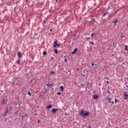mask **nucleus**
Wrapping results in <instances>:
<instances>
[{
  "instance_id": "obj_41",
  "label": "nucleus",
  "mask_w": 128,
  "mask_h": 128,
  "mask_svg": "<svg viewBox=\"0 0 128 128\" xmlns=\"http://www.w3.org/2000/svg\"><path fill=\"white\" fill-rule=\"evenodd\" d=\"M10 110H12V107L10 108Z\"/></svg>"
},
{
  "instance_id": "obj_36",
  "label": "nucleus",
  "mask_w": 128,
  "mask_h": 128,
  "mask_svg": "<svg viewBox=\"0 0 128 128\" xmlns=\"http://www.w3.org/2000/svg\"><path fill=\"white\" fill-rule=\"evenodd\" d=\"M44 24H43L44 25L45 24H46V20H44Z\"/></svg>"
},
{
  "instance_id": "obj_30",
  "label": "nucleus",
  "mask_w": 128,
  "mask_h": 128,
  "mask_svg": "<svg viewBox=\"0 0 128 128\" xmlns=\"http://www.w3.org/2000/svg\"><path fill=\"white\" fill-rule=\"evenodd\" d=\"M118 102V99H116V100H115V102H116H116Z\"/></svg>"
},
{
  "instance_id": "obj_25",
  "label": "nucleus",
  "mask_w": 128,
  "mask_h": 128,
  "mask_svg": "<svg viewBox=\"0 0 128 128\" xmlns=\"http://www.w3.org/2000/svg\"><path fill=\"white\" fill-rule=\"evenodd\" d=\"M7 112H6L2 116H6V114H7Z\"/></svg>"
},
{
  "instance_id": "obj_2",
  "label": "nucleus",
  "mask_w": 128,
  "mask_h": 128,
  "mask_svg": "<svg viewBox=\"0 0 128 128\" xmlns=\"http://www.w3.org/2000/svg\"><path fill=\"white\" fill-rule=\"evenodd\" d=\"M90 22L92 24H98V22H96V20L94 18H92L91 21H90Z\"/></svg>"
},
{
  "instance_id": "obj_22",
  "label": "nucleus",
  "mask_w": 128,
  "mask_h": 128,
  "mask_svg": "<svg viewBox=\"0 0 128 128\" xmlns=\"http://www.w3.org/2000/svg\"><path fill=\"white\" fill-rule=\"evenodd\" d=\"M128 46H126V45L125 46V50H128Z\"/></svg>"
},
{
  "instance_id": "obj_26",
  "label": "nucleus",
  "mask_w": 128,
  "mask_h": 128,
  "mask_svg": "<svg viewBox=\"0 0 128 128\" xmlns=\"http://www.w3.org/2000/svg\"><path fill=\"white\" fill-rule=\"evenodd\" d=\"M57 94H58V96H60V94H62V93H60V92H57Z\"/></svg>"
},
{
  "instance_id": "obj_43",
  "label": "nucleus",
  "mask_w": 128,
  "mask_h": 128,
  "mask_svg": "<svg viewBox=\"0 0 128 128\" xmlns=\"http://www.w3.org/2000/svg\"><path fill=\"white\" fill-rule=\"evenodd\" d=\"M50 32H52V29H50Z\"/></svg>"
},
{
  "instance_id": "obj_16",
  "label": "nucleus",
  "mask_w": 128,
  "mask_h": 128,
  "mask_svg": "<svg viewBox=\"0 0 128 128\" xmlns=\"http://www.w3.org/2000/svg\"><path fill=\"white\" fill-rule=\"evenodd\" d=\"M108 14V12H105L103 13V16H106V14Z\"/></svg>"
},
{
  "instance_id": "obj_1",
  "label": "nucleus",
  "mask_w": 128,
  "mask_h": 128,
  "mask_svg": "<svg viewBox=\"0 0 128 128\" xmlns=\"http://www.w3.org/2000/svg\"><path fill=\"white\" fill-rule=\"evenodd\" d=\"M80 116H90V112H84V110H82L80 114Z\"/></svg>"
},
{
  "instance_id": "obj_4",
  "label": "nucleus",
  "mask_w": 128,
  "mask_h": 128,
  "mask_svg": "<svg viewBox=\"0 0 128 128\" xmlns=\"http://www.w3.org/2000/svg\"><path fill=\"white\" fill-rule=\"evenodd\" d=\"M7 102H8V100H6L4 98H3L1 104H2V106H4V104H6Z\"/></svg>"
},
{
  "instance_id": "obj_42",
  "label": "nucleus",
  "mask_w": 128,
  "mask_h": 128,
  "mask_svg": "<svg viewBox=\"0 0 128 128\" xmlns=\"http://www.w3.org/2000/svg\"><path fill=\"white\" fill-rule=\"evenodd\" d=\"M6 120H8V118H5V122H6Z\"/></svg>"
},
{
  "instance_id": "obj_45",
  "label": "nucleus",
  "mask_w": 128,
  "mask_h": 128,
  "mask_svg": "<svg viewBox=\"0 0 128 128\" xmlns=\"http://www.w3.org/2000/svg\"><path fill=\"white\" fill-rule=\"evenodd\" d=\"M80 86H84V84H81Z\"/></svg>"
},
{
  "instance_id": "obj_33",
  "label": "nucleus",
  "mask_w": 128,
  "mask_h": 128,
  "mask_svg": "<svg viewBox=\"0 0 128 128\" xmlns=\"http://www.w3.org/2000/svg\"><path fill=\"white\" fill-rule=\"evenodd\" d=\"M60 44H58V43L56 44V46H60Z\"/></svg>"
},
{
  "instance_id": "obj_52",
  "label": "nucleus",
  "mask_w": 128,
  "mask_h": 128,
  "mask_svg": "<svg viewBox=\"0 0 128 128\" xmlns=\"http://www.w3.org/2000/svg\"><path fill=\"white\" fill-rule=\"evenodd\" d=\"M88 88H90L88 87Z\"/></svg>"
},
{
  "instance_id": "obj_9",
  "label": "nucleus",
  "mask_w": 128,
  "mask_h": 128,
  "mask_svg": "<svg viewBox=\"0 0 128 128\" xmlns=\"http://www.w3.org/2000/svg\"><path fill=\"white\" fill-rule=\"evenodd\" d=\"M45 86H50V88H52V86H54V84H45Z\"/></svg>"
},
{
  "instance_id": "obj_11",
  "label": "nucleus",
  "mask_w": 128,
  "mask_h": 128,
  "mask_svg": "<svg viewBox=\"0 0 128 128\" xmlns=\"http://www.w3.org/2000/svg\"><path fill=\"white\" fill-rule=\"evenodd\" d=\"M18 58H22V52H18Z\"/></svg>"
},
{
  "instance_id": "obj_3",
  "label": "nucleus",
  "mask_w": 128,
  "mask_h": 128,
  "mask_svg": "<svg viewBox=\"0 0 128 128\" xmlns=\"http://www.w3.org/2000/svg\"><path fill=\"white\" fill-rule=\"evenodd\" d=\"M62 110L61 108L58 109V108H53L52 110V112L53 114H56V112H58V110Z\"/></svg>"
},
{
  "instance_id": "obj_18",
  "label": "nucleus",
  "mask_w": 128,
  "mask_h": 128,
  "mask_svg": "<svg viewBox=\"0 0 128 128\" xmlns=\"http://www.w3.org/2000/svg\"><path fill=\"white\" fill-rule=\"evenodd\" d=\"M54 52L56 54H58V50L55 49Z\"/></svg>"
},
{
  "instance_id": "obj_28",
  "label": "nucleus",
  "mask_w": 128,
  "mask_h": 128,
  "mask_svg": "<svg viewBox=\"0 0 128 128\" xmlns=\"http://www.w3.org/2000/svg\"><path fill=\"white\" fill-rule=\"evenodd\" d=\"M8 108H6V112L8 114Z\"/></svg>"
},
{
  "instance_id": "obj_5",
  "label": "nucleus",
  "mask_w": 128,
  "mask_h": 128,
  "mask_svg": "<svg viewBox=\"0 0 128 128\" xmlns=\"http://www.w3.org/2000/svg\"><path fill=\"white\" fill-rule=\"evenodd\" d=\"M98 36V34L95 33V32H93L91 34V38H94V36Z\"/></svg>"
},
{
  "instance_id": "obj_35",
  "label": "nucleus",
  "mask_w": 128,
  "mask_h": 128,
  "mask_svg": "<svg viewBox=\"0 0 128 128\" xmlns=\"http://www.w3.org/2000/svg\"><path fill=\"white\" fill-rule=\"evenodd\" d=\"M86 40H90V38H86Z\"/></svg>"
},
{
  "instance_id": "obj_23",
  "label": "nucleus",
  "mask_w": 128,
  "mask_h": 128,
  "mask_svg": "<svg viewBox=\"0 0 128 128\" xmlns=\"http://www.w3.org/2000/svg\"><path fill=\"white\" fill-rule=\"evenodd\" d=\"M20 60H18L16 61V63L18 64H20Z\"/></svg>"
},
{
  "instance_id": "obj_15",
  "label": "nucleus",
  "mask_w": 128,
  "mask_h": 128,
  "mask_svg": "<svg viewBox=\"0 0 128 128\" xmlns=\"http://www.w3.org/2000/svg\"><path fill=\"white\" fill-rule=\"evenodd\" d=\"M54 44V48H56V44H58V41H55Z\"/></svg>"
},
{
  "instance_id": "obj_49",
  "label": "nucleus",
  "mask_w": 128,
  "mask_h": 128,
  "mask_svg": "<svg viewBox=\"0 0 128 128\" xmlns=\"http://www.w3.org/2000/svg\"><path fill=\"white\" fill-rule=\"evenodd\" d=\"M127 26H128V23L127 24Z\"/></svg>"
},
{
  "instance_id": "obj_34",
  "label": "nucleus",
  "mask_w": 128,
  "mask_h": 128,
  "mask_svg": "<svg viewBox=\"0 0 128 128\" xmlns=\"http://www.w3.org/2000/svg\"><path fill=\"white\" fill-rule=\"evenodd\" d=\"M28 116L27 114H25L24 116H22V118H24V116Z\"/></svg>"
},
{
  "instance_id": "obj_21",
  "label": "nucleus",
  "mask_w": 128,
  "mask_h": 128,
  "mask_svg": "<svg viewBox=\"0 0 128 128\" xmlns=\"http://www.w3.org/2000/svg\"><path fill=\"white\" fill-rule=\"evenodd\" d=\"M87 86L90 87V83L88 82V83H87Z\"/></svg>"
},
{
  "instance_id": "obj_27",
  "label": "nucleus",
  "mask_w": 128,
  "mask_h": 128,
  "mask_svg": "<svg viewBox=\"0 0 128 128\" xmlns=\"http://www.w3.org/2000/svg\"><path fill=\"white\" fill-rule=\"evenodd\" d=\"M64 62H68V59H66V58H64Z\"/></svg>"
},
{
  "instance_id": "obj_40",
  "label": "nucleus",
  "mask_w": 128,
  "mask_h": 128,
  "mask_svg": "<svg viewBox=\"0 0 128 128\" xmlns=\"http://www.w3.org/2000/svg\"><path fill=\"white\" fill-rule=\"evenodd\" d=\"M126 94V92H124V94Z\"/></svg>"
},
{
  "instance_id": "obj_48",
  "label": "nucleus",
  "mask_w": 128,
  "mask_h": 128,
  "mask_svg": "<svg viewBox=\"0 0 128 128\" xmlns=\"http://www.w3.org/2000/svg\"><path fill=\"white\" fill-rule=\"evenodd\" d=\"M113 46H114V43H113Z\"/></svg>"
},
{
  "instance_id": "obj_6",
  "label": "nucleus",
  "mask_w": 128,
  "mask_h": 128,
  "mask_svg": "<svg viewBox=\"0 0 128 128\" xmlns=\"http://www.w3.org/2000/svg\"><path fill=\"white\" fill-rule=\"evenodd\" d=\"M107 100H108L110 104H114V101H112L111 98H108Z\"/></svg>"
},
{
  "instance_id": "obj_17",
  "label": "nucleus",
  "mask_w": 128,
  "mask_h": 128,
  "mask_svg": "<svg viewBox=\"0 0 128 128\" xmlns=\"http://www.w3.org/2000/svg\"><path fill=\"white\" fill-rule=\"evenodd\" d=\"M89 44H92V46L94 45V42H90Z\"/></svg>"
},
{
  "instance_id": "obj_10",
  "label": "nucleus",
  "mask_w": 128,
  "mask_h": 128,
  "mask_svg": "<svg viewBox=\"0 0 128 128\" xmlns=\"http://www.w3.org/2000/svg\"><path fill=\"white\" fill-rule=\"evenodd\" d=\"M52 108V105L50 104V105H48V106L46 107V109L48 110H50V108Z\"/></svg>"
},
{
  "instance_id": "obj_51",
  "label": "nucleus",
  "mask_w": 128,
  "mask_h": 128,
  "mask_svg": "<svg viewBox=\"0 0 128 128\" xmlns=\"http://www.w3.org/2000/svg\"><path fill=\"white\" fill-rule=\"evenodd\" d=\"M123 64H124V63H123Z\"/></svg>"
},
{
  "instance_id": "obj_32",
  "label": "nucleus",
  "mask_w": 128,
  "mask_h": 128,
  "mask_svg": "<svg viewBox=\"0 0 128 128\" xmlns=\"http://www.w3.org/2000/svg\"><path fill=\"white\" fill-rule=\"evenodd\" d=\"M121 38H124V36H122V33H121Z\"/></svg>"
},
{
  "instance_id": "obj_29",
  "label": "nucleus",
  "mask_w": 128,
  "mask_h": 128,
  "mask_svg": "<svg viewBox=\"0 0 128 128\" xmlns=\"http://www.w3.org/2000/svg\"><path fill=\"white\" fill-rule=\"evenodd\" d=\"M54 74V71H52L50 72V74Z\"/></svg>"
},
{
  "instance_id": "obj_24",
  "label": "nucleus",
  "mask_w": 128,
  "mask_h": 128,
  "mask_svg": "<svg viewBox=\"0 0 128 128\" xmlns=\"http://www.w3.org/2000/svg\"><path fill=\"white\" fill-rule=\"evenodd\" d=\"M67 74H69V76L70 74V70H68V72H66Z\"/></svg>"
},
{
  "instance_id": "obj_38",
  "label": "nucleus",
  "mask_w": 128,
  "mask_h": 128,
  "mask_svg": "<svg viewBox=\"0 0 128 128\" xmlns=\"http://www.w3.org/2000/svg\"><path fill=\"white\" fill-rule=\"evenodd\" d=\"M12 86H14V82H13L12 83Z\"/></svg>"
},
{
  "instance_id": "obj_44",
  "label": "nucleus",
  "mask_w": 128,
  "mask_h": 128,
  "mask_svg": "<svg viewBox=\"0 0 128 128\" xmlns=\"http://www.w3.org/2000/svg\"><path fill=\"white\" fill-rule=\"evenodd\" d=\"M108 94H110V92H108Z\"/></svg>"
},
{
  "instance_id": "obj_13",
  "label": "nucleus",
  "mask_w": 128,
  "mask_h": 128,
  "mask_svg": "<svg viewBox=\"0 0 128 128\" xmlns=\"http://www.w3.org/2000/svg\"><path fill=\"white\" fill-rule=\"evenodd\" d=\"M118 19H116L114 20V21L112 22V24H116V22H118Z\"/></svg>"
},
{
  "instance_id": "obj_47",
  "label": "nucleus",
  "mask_w": 128,
  "mask_h": 128,
  "mask_svg": "<svg viewBox=\"0 0 128 128\" xmlns=\"http://www.w3.org/2000/svg\"><path fill=\"white\" fill-rule=\"evenodd\" d=\"M37 115H38V114H35V116H37Z\"/></svg>"
},
{
  "instance_id": "obj_8",
  "label": "nucleus",
  "mask_w": 128,
  "mask_h": 128,
  "mask_svg": "<svg viewBox=\"0 0 128 128\" xmlns=\"http://www.w3.org/2000/svg\"><path fill=\"white\" fill-rule=\"evenodd\" d=\"M124 100H128V94H123Z\"/></svg>"
},
{
  "instance_id": "obj_31",
  "label": "nucleus",
  "mask_w": 128,
  "mask_h": 128,
  "mask_svg": "<svg viewBox=\"0 0 128 128\" xmlns=\"http://www.w3.org/2000/svg\"><path fill=\"white\" fill-rule=\"evenodd\" d=\"M106 84H110V82H108V80L106 81Z\"/></svg>"
},
{
  "instance_id": "obj_39",
  "label": "nucleus",
  "mask_w": 128,
  "mask_h": 128,
  "mask_svg": "<svg viewBox=\"0 0 128 128\" xmlns=\"http://www.w3.org/2000/svg\"><path fill=\"white\" fill-rule=\"evenodd\" d=\"M92 66H94V64L92 63Z\"/></svg>"
},
{
  "instance_id": "obj_50",
  "label": "nucleus",
  "mask_w": 128,
  "mask_h": 128,
  "mask_svg": "<svg viewBox=\"0 0 128 128\" xmlns=\"http://www.w3.org/2000/svg\"><path fill=\"white\" fill-rule=\"evenodd\" d=\"M56 2H58V0H56Z\"/></svg>"
},
{
  "instance_id": "obj_14",
  "label": "nucleus",
  "mask_w": 128,
  "mask_h": 128,
  "mask_svg": "<svg viewBox=\"0 0 128 128\" xmlns=\"http://www.w3.org/2000/svg\"><path fill=\"white\" fill-rule=\"evenodd\" d=\"M60 90L62 92H64V86H60Z\"/></svg>"
},
{
  "instance_id": "obj_12",
  "label": "nucleus",
  "mask_w": 128,
  "mask_h": 128,
  "mask_svg": "<svg viewBox=\"0 0 128 128\" xmlns=\"http://www.w3.org/2000/svg\"><path fill=\"white\" fill-rule=\"evenodd\" d=\"M98 96H96V94L94 95L93 98H94V100H98Z\"/></svg>"
},
{
  "instance_id": "obj_37",
  "label": "nucleus",
  "mask_w": 128,
  "mask_h": 128,
  "mask_svg": "<svg viewBox=\"0 0 128 128\" xmlns=\"http://www.w3.org/2000/svg\"><path fill=\"white\" fill-rule=\"evenodd\" d=\"M40 120H38V124H40Z\"/></svg>"
},
{
  "instance_id": "obj_20",
  "label": "nucleus",
  "mask_w": 128,
  "mask_h": 128,
  "mask_svg": "<svg viewBox=\"0 0 128 128\" xmlns=\"http://www.w3.org/2000/svg\"><path fill=\"white\" fill-rule=\"evenodd\" d=\"M43 54H44V56H46V51L44 52Z\"/></svg>"
},
{
  "instance_id": "obj_7",
  "label": "nucleus",
  "mask_w": 128,
  "mask_h": 128,
  "mask_svg": "<svg viewBox=\"0 0 128 128\" xmlns=\"http://www.w3.org/2000/svg\"><path fill=\"white\" fill-rule=\"evenodd\" d=\"M76 52H78V48H75L74 51L72 52V54H76Z\"/></svg>"
},
{
  "instance_id": "obj_19",
  "label": "nucleus",
  "mask_w": 128,
  "mask_h": 128,
  "mask_svg": "<svg viewBox=\"0 0 128 128\" xmlns=\"http://www.w3.org/2000/svg\"><path fill=\"white\" fill-rule=\"evenodd\" d=\"M28 96H32V93H30V92H28Z\"/></svg>"
},
{
  "instance_id": "obj_46",
  "label": "nucleus",
  "mask_w": 128,
  "mask_h": 128,
  "mask_svg": "<svg viewBox=\"0 0 128 128\" xmlns=\"http://www.w3.org/2000/svg\"><path fill=\"white\" fill-rule=\"evenodd\" d=\"M102 90H106V88H102Z\"/></svg>"
}]
</instances>
